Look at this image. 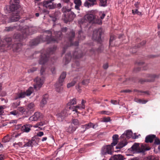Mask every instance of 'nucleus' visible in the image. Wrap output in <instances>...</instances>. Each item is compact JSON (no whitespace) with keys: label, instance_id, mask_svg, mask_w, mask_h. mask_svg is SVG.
<instances>
[{"label":"nucleus","instance_id":"nucleus-33","mask_svg":"<svg viewBox=\"0 0 160 160\" xmlns=\"http://www.w3.org/2000/svg\"><path fill=\"white\" fill-rule=\"evenodd\" d=\"M26 95V93L25 92H21L19 93L16 97L15 99H17L18 98H23L25 97Z\"/></svg>","mask_w":160,"mask_h":160},{"label":"nucleus","instance_id":"nucleus-13","mask_svg":"<svg viewBox=\"0 0 160 160\" xmlns=\"http://www.w3.org/2000/svg\"><path fill=\"white\" fill-rule=\"evenodd\" d=\"M68 115L67 111L65 110H62L60 113L57 114L56 116L58 121L62 122L64 119Z\"/></svg>","mask_w":160,"mask_h":160},{"label":"nucleus","instance_id":"nucleus-39","mask_svg":"<svg viewBox=\"0 0 160 160\" xmlns=\"http://www.w3.org/2000/svg\"><path fill=\"white\" fill-rule=\"evenodd\" d=\"M37 138V136H34L31 139V142H32V146L33 145H36L38 144V143L35 140Z\"/></svg>","mask_w":160,"mask_h":160},{"label":"nucleus","instance_id":"nucleus-59","mask_svg":"<svg viewBox=\"0 0 160 160\" xmlns=\"http://www.w3.org/2000/svg\"><path fill=\"white\" fill-rule=\"evenodd\" d=\"M111 102L112 104H114V105L117 104H119V102H118L117 101L114 100H111Z\"/></svg>","mask_w":160,"mask_h":160},{"label":"nucleus","instance_id":"nucleus-62","mask_svg":"<svg viewBox=\"0 0 160 160\" xmlns=\"http://www.w3.org/2000/svg\"><path fill=\"white\" fill-rule=\"evenodd\" d=\"M51 71L53 74H55L56 73L55 68L54 67L52 68L51 69Z\"/></svg>","mask_w":160,"mask_h":160},{"label":"nucleus","instance_id":"nucleus-9","mask_svg":"<svg viewBox=\"0 0 160 160\" xmlns=\"http://www.w3.org/2000/svg\"><path fill=\"white\" fill-rule=\"evenodd\" d=\"M113 146L111 145H108L103 146L101 149V153L103 155L104 157H105L108 154L112 155L113 151H112L113 148Z\"/></svg>","mask_w":160,"mask_h":160},{"label":"nucleus","instance_id":"nucleus-46","mask_svg":"<svg viewBox=\"0 0 160 160\" xmlns=\"http://www.w3.org/2000/svg\"><path fill=\"white\" fill-rule=\"evenodd\" d=\"M155 139L154 142V144L155 145H158L160 144V139L157 138H155Z\"/></svg>","mask_w":160,"mask_h":160},{"label":"nucleus","instance_id":"nucleus-31","mask_svg":"<svg viewBox=\"0 0 160 160\" xmlns=\"http://www.w3.org/2000/svg\"><path fill=\"white\" fill-rule=\"evenodd\" d=\"M92 125H93V123L90 122L87 124H86L84 125H82V128H85V130H83V132H84L87 129H88L91 128Z\"/></svg>","mask_w":160,"mask_h":160},{"label":"nucleus","instance_id":"nucleus-29","mask_svg":"<svg viewBox=\"0 0 160 160\" xmlns=\"http://www.w3.org/2000/svg\"><path fill=\"white\" fill-rule=\"evenodd\" d=\"M127 142L124 141H122L119 143L118 145L116 147L117 149H121L126 145Z\"/></svg>","mask_w":160,"mask_h":160},{"label":"nucleus","instance_id":"nucleus-47","mask_svg":"<svg viewBox=\"0 0 160 160\" xmlns=\"http://www.w3.org/2000/svg\"><path fill=\"white\" fill-rule=\"evenodd\" d=\"M74 2L76 5L81 6L82 2L80 0H73Z\"/></svg>","mask_w":160,"mask_h":160},{"label":"nucleus","instance_id":"nucleus-32","mask_svg":"<svg viewBox=\"0 0 160 160\" xmlns=\"http://www.w3.org/2000/svg\"><path fill=\"white\" fill-rule=\"evenodd\" d=\"M34 104L32 102H31L27 105V109L28 111H32L34 110Z\"/></svg>","mask_w":160,"mask_h":160},{"label":"nucleus","instance_id":"nucleus-52","mask_svg":"<svg viewBox=\"0 0 160 160\" xmlns=\"http://www.w3.org/2000/svg\"><path fill=\"white\" fill-rule=\"evenodd\" d=\"M37 70V68H33L28 70V72H33Z\"/></svg>","mask_w":160,"mask_h":160},{"label":"nucleus","instance_id":"nucleus-57","mask_svg":"<svg viewBox=\"0 0 160 160\" xmlns=\"http://www.w3.org/2000/svg\"><path fill=\"white\" fill-rule=\"evenodd\" d=\"M39 127L43 126L46 124V123L44 122H41L38 123Z\"/></svg>","mask_w":160,"mask_h":160},{"label":"nucleus","instance_id":"nucleus-48","mask_svg":"<svg viewBox=\"0 0 160 160\" xmlns=\"http://www.w3.org/2000/svg\"><path fill=\"white\" fill-rule=\"evenodd\" d=\"M138 9H137V8L136 9L135 11H134V10H132V13L133 14H137L138 15H141V12H139L138 10Z\"/></svg>","mask_w":160,"mask_h":160},{"label":"nucleus","instance_id":"nucleus-51","mask_svg":"<svg viewBox=\"0 0 160 160\" xmlns=\"http://www.w3.org/2000/svg\"><path fill=\"white\" fill-rule=\"evenodd\" d=\"M32 142L31 141H29L28 142L24 144V147H30L32 146Z\"/></svg>","mask_w":160,"mask_h":160},{"label":"nucleus","instance_id":"nucleus-21","mask_svg":"<svg viewBox=\"0 0 160 160\" xmlns=\"http://www.w3.org/2000/svg\"><path fill=\"white\" fill-rule=\"evenodd\" d=\"M85 19L89 22H91L95 19V17L92 14H87L84 17Z\"/></svg>","mask_w":160,"mask_h":160},{"label":"nucleus","instance_id":"nucleus-27","mask_svg":"<svg viewBox=\"0 0 160 160\" xmlns=\"http://www.w3.org/2000/svg\"><path fill=\"white\" fill-rule=\"evenodd\" d=\"M76 129V128L73 127L72 124H71L67 128L66 131L70 133H72Z\"/></svg>","mask_w":160,"mask_h":160},{"label":"nucleus","instance_id":"nucleus-17","mask_svg":"<svg viewBox=\"0 0 160 160\" xmlns=\"http://www.w3.org/2000/svg\"><path fill=\"white\" fill-rule=\"evenodd\" d=\"M125 158L121 154L114 155L109 160H124Z\"/></svg>","mask_w":160,"mask_h":160},{"label":"nucleus","instance_id":"nucleus-15","mask_svg":"<svg viewBox=\"0 0 160 160\" xmlns=\"http://www.w3.org/2000/svg\"><path fill=\"white\" fill-rule=\"evenodd\" d=\"M40 116L41 114L40 112H36L33 115L29 118V120L30 121H37L40 118Z\"/></svg>","mask_w":160,"mask_h":160},{"label":"nucleus","instance_id":"nucleus-19","mask_svg":"<svg viewBox=\"0 0 160 160\" xmlns=\"http://www.w3.org/2000/svg\"><path fill=\"white\" fill-rule=\"evenodd\" d=\"M156 138V135L154 134L148 135L145 138V142L146 143H152L153 142V139Z\"/></svg>","mask_w":160,"mask_h":160},{"label":"nucleus","instance_id":"nucleus-42","mask_svg":"<svg viewBox=\"0 0 160 160\" xmlns=\"http://www.w3.org/2000/svg\"><path fill=\"white\" fill-rule=\"evenodd\" d=\"M76 82L75 80H73L71 82L68 84L67 87L68 88H70V87L73 86L76 83Z\"/></svg>","mask_w":160,"mask_h":160},{"label":"nucleus","instance_id":"nucleus-58","mask_svg":"<svg viewBox=\"0 0 160 160\" xmlns=\"http://www.w3.org/2000/svg\"><path fill=\"white\" fill-rule=\"evenodd\" d=\"M114 39V37L113 35H111L110 36V40H109V42L110 44L111 43V42Z\"/></svg>","mask_w":160,"mask_h":160},{"label":"nucleus","instance_id":"nucleus-63","mask_svg":"<svg viewBox=\"0 0 160 160\" xmlns=\"http://www.w3.org/2000/svg\"><path fill=\"white\" fill-rule=\"evenodd\" d=\"M103 68L104 69H107L108 67V63H105L103 66Z\"/></svg>","mask_w":160,"mask_h":160},{"label":"nucleus","instance_id":"nucleus-6","mask_svg":"<svg viewBox=\"0 0 160 160\" xmlns=\"http://www.w3.org/2000/svg\"><path fill=\"white\" fill-rule=\"evenodd\" d=\"M75 35V32L73 30L70 31V32L69 33L67 34L66 37L68 38L69 42L68 43L67 46L64 47L63 48V54H64L65 52V49L67 48V46H71L72 45H74L75 46H78V42L77 41H76L74 43H72V40L74 38Z\"/></svg>","mask_w":160,"mask_h":160},{"label":"nucleus","instance_id":"nucleus-18","mask_svg":"<svg viewBox=\"0 0 160 160\" xmlns=\"http://www.w3.org/2000/svg\"><path fill=\"white\" fill-rule=\"evenodd\" d=\"M15 29H19L20 30H21L22 29V27L20 25H19L18 26H13L8 27L5 28V29L4 30L5 31L9 32L12 31Z\"/></svg>","mask_w":160,"mask_h":160},{"label":"nucleus","instance_id":"nucleus-50","mask_svg":"<svg viewBox=\"0 0 160 160\" xmlns=\"http://www.w3.org/2000/svg\"><path fill=\"white\" fill-rule=\"evenodd\" d=\"M102 121L104 122H107L111 121L110 118L109 117H104L102 119Z\"/></svg>","mask_w":160,"mask_h":160},{"label":"nucleus","instance_id":"nucleus-10","mask_svg":"<svg viewBox=\"0 0 160 160\" xmlns=\"http://www.w3.org/2000/svg\"><path fill=\"white\" fill-rule=\"evenodd\" d=\"M102 33V28L95 29L93 32L92 39L100 42L101 40V36Z\"/></svg>","mask_w":160,"mask_h":160},{"label":"nucleus","instance_id":"nucleus-20","mask_svg":"<svg viewBox=\"0 0 160 160\" xmlns=\"http://www.w3.org/2000/svg\"><path fill=\"white\" fill-rule=\"evenodd\" d=\"M88 1H90V2L86 1L84 2V6L85 7L88 8L97 4V2L95 0H88Z\"/></svg>","mask_w":160,"mask_h":160},{"label":"nucleus","instance_id":"nucleus-11","mask_svg":"<svg viewBox=\"0 0 160 160\" xmlns=\"http://www.w3.org/2000/svg\"><path fill=\"white\" fill-rule=\"evenodd\" d=\"M147 77L149 78L148 79L140 78L138 80V82L141 84H143L145 82H154L155 78H158V76L155 74H147Z\"/></svg>","mask_w":160,"mask_h":160},{"label":"nucleus","instance_id":"nucleus-7","mask_svg":"<svg viewBox=\"0 0 160 160\" xmlns=\"http://www.w3.org/2000/svg\"><path fill=\"white\" fill-rule=\"evenodd\" d=\"M23 29L22 32L23 33V36L21 35L19 33H15L14 34V37L17 41L20 42L22 40L23 38H25L26 35L30 34V29L31 28H30L28 27L25 26L23 28Z\"/></svg>","mask_w":160,"mask_h":160},{"label":"nucleus","instance_id":"nucleus-43","mask_svg":"<svg viewBox=\"0 0 160 160\" xmlns=\"http://www.w3.org/2000/svg\"><path fill=\"white\" fill-rule=\"evenodd\" d=\"M10 140V138L8 136H6L4 137L2 140V142H8Z\"/></svg>","mask_w":160,"mask_h":160},{"label":"nucleus","instance_id":"nucleus-56","mask_svg":"<svg viewBox=\"0 0 160 160\" xmlns=\"http://www.w3.org/2000/svg\"><path fill=\"white\" fill-rule=\"evenodd\" d=\"M147 160H156V159L154 157L149 156L147 158Z\"/></svg>","mask_w":160,"mask_h":160},{"label":"nucleus","instance_id":"nucleus-38","mask_svg":"<svg viewBox=\"0 0 160 160\" xmlns=\"http://www.w3.org/2000/svg\"><path fill=\"white\" fill-rule=\"evenodd\" d=\"M71 124H73L75 125H79L80 124V123L78 119H72Z\"/></svg>","mask_w":160,"mask_h":160},{"label":"nucleus","instance_id":"nucleus-34","mask_svg":"<svg viewBox=\"0 0 160 160\" xmlns=\"http://www.w3.org/2000/svg\"><path fill=\"white\" fill-rule=\"evenodd\" d=\"M97 2V0H95ZM99 5L102 7H105L107 6V0H99Z\"/></svg>","mask_w":160,"mask_h":160},{"label":"nucleus","instance_id":"nucleus-53","mask_svg":"<svg viewBox=\"0 0 160 160\" xmlns=\"http://www.w3.org/2000/svg\"><path fill=\"white\" fill-rule=\"evenodd\" d=\"M45 71V68L43 67H42L41 71H40V73L41 75H44V73Z\"/></svg>","mask_w":160,"mask_h":160},{"label":"nucleus","instance_id":"nucleus-36","mask_svg":"<svg viewBox=\"0 0 160 160\" xmlns=\"http://www.w3.org/2000/svg\"><path fill=\"white\" fill-rule=\"evenodd\" d=\"M76 104V99L74 98L70 100L69 102L67 103L68 106H71L72 105H74Z\"/></svg>","mask_w":160,"mask_h":160},{"label":"nucleus","instance_id":"nucleus-61","mask_svg":"<svg viewBox=\"0 0 160 160\" xmlns=\"http://www.w3.org/2000/svg\"><path fill=\"white\" fill-rule=\"evenodd\" d=\"M101 113L102 114H106L107 115H109V112L108 111H103L101 112Z\"/></svg>","mask_w":160,"mask_h":160},{"label":"nucleus","instance_id":"nucleus-35","mask_svg":"<svg viewBox=\"0 0 160 160\" xmlns=\"http://www.w3.org/2000/svg\"><path fill=\"white\" fill-rule=\"evenodd\" d=\"M60 15V12H57L55 13L54 16L55 17L53 18L52 19V20L53 22H55L57 20L58 18L59 15Z\"/></svg>","mask_w":160,"mask_h":160},{"label":"nucleus","instance_id":"nucleus-23","mask_svg":"<svg viewBox=\"0 0 160 160\" xmlns=\"http://www.w3.org/2000/svg\"><path fill=\"white\" fill-rule=\"evenodd\" d=\"M118 135L117 134L114 135L112 136L113 141L111 143L112 146H115L117 144L118 140Z\"/></svg>","mask_w":160,"mask_h":160},{"label":"nucleus","instance_id":"nucleus-24","mask_svg":"<svg viewBox=\"0 0 160 160\" xmlns=\"http://www.w3.org/2000/svg\"><path fill=\"white\" fill-rule=\"evenodd\" d=\"M132 133V132L131 130H128L126 131V133H123L121 135V137L125 138L126 137L127 138H131Z\"/></svg>","mask_w":160,"mask_h":160},{"label":"nucleus","instance_id":"nucleus-45","mask_svg":"<svg viewBox=\"0 0 160 160\" xmlns=\"http://www.w3.org/2000/svg\"><path fill=\"white\" fill-rule=\"evenodd\" d=\"M19 0H11L10 2V4H19Z\"/></svg>","mask_w":160,"mask_h":160},{"label":"nucleus","instance_id":"nucleus-40","mask_svg":"<svg viewBox=\"0 0 160 160\" xmlns=\"http://www.w3.org/2000/svg\"><path fill=\"white\" fill-rule=\"evenodd\" d=\"M20 101H17L16 102H13L12 104V107L13 108H17L18 106H19L20 103Z\"/></svg>","mask_w":160,"mask_h":160},{"label":"nucleus","instance_id":"nucleus-4","mask_svg":"<svg viewBox=\"0 0 160 160\" xmlns=\"http://www.w3.org/2000/svg\"><path fill=\"white\" fill-rule=\"evenodd\" d=\"M56 48V47L54 46L48 49L46 53H42L41 55L39 63L42 65L45 64L48 60L50 55L53 54Z\"/></svg>","mask_w":160,"mask_h":160},{"label":"nucleus","instance_id":"nucleus-49","mask_svg":"<svg viewBox=\"0 0 160 160\" xmlns=\"http://www.w3.org/2000/svg\"><path fill=\"white\" fill-rule=\"evenodd\" d=\"M89 83V80L88 79L83 80L82 82V84L83 85H87Z\"/></svg>","mask_w":160,"mask_h":160},{"label":"nucleus","instance_id":"nucleus-1","mask_svg":"<svg viewBox=\"0 0 160 160\" xmlns=\"http://www.w3.org/2000/svg\"><path fill=\"white\" fill-rule=\"evenodd\" d=\"M55 38L52 37V33L50 30L45 31L42 35L32 40L31 45V46H36L40 42L46 41L48 43L52 42H58V40H60L62 38V32L59 31L55 32Z\"/></svg>","mask_w":160,"mask_h":160},{"label":"nucleus","instance_id":"nucleus-8","mask_svg":"<svg viewBox=\"0 0 160 160\" xmlns=\"http://www.w3.org/2000/svg\"><path fill=\"white\" fill-rule=\"evenodd\" d=\"M66 74L65 72H63L60 75L58 80V82L55 85V89L57 92H60L63 90V88L62 86V82L64 81L66 78Z\"/></svg>","mask_w":160,"mask_h":160},{"label":"nucleus","instance_id":"nucleus-54","mask_svg":"<svg viewBox=\"0 0 160 160\" xmlns=\"http://www.w3.org/2000/svg\"><path fill=\"white\" fill-rule=\"evenodd\" d=\"M43 132H39L38 133H37V135L35 136H37H37L39 137H41L43 135Z\"/></svg>","mask_w":160,"mask_h":160},{"label":"nucleus","instance_id":"nucleus-64","mask_svg":"<svg viewBox=\"0 0 160 160\" xmlns=\"http://www.w3.org/2000/svg\"><path fill=\"white\" fill-rule=\"evenodd\" d=\"M26 93V95L27 96H29L31 95V93H32V92L29 91L28 90L26 92H25Z\"/></svg>","mask_w":160,"mask_h":160},{"label":"nucleus","instance_id":"nucleus-28","mask_svg":"<svg viewBox=\"0 0 160 160\" xmlns=\"http://www.w3.org/2000/svg\"><path fill=\"white\" fill-rule=\"evenodd\" d=\"M20 5L19 4H10L9 7L10 10L11 11L13 12L15 10L18 9L19 8Z\"/></svg>","mask_w":160,"mask_h":160},{"label":"nucleus","instance_id":"nucleus-26","mask_svg":"<svg viewBox=\"0 0 160 160\" xmlns=\"http://www.w3.org/2000/svg\"><path fill=\"white\" fill-rule=\"evenodd\" d=\"M48 95L47 94H45L43 96L41 102V105L42 107H43L47 103V100L48 99Z\"/></svg>","mask_w":160,"mask_h":160},{"label":"nucleus","instance_id":"nucleus-60","mask_svg":"<svg viewBox=\"0 0 160 160\" xmlns=\"http://www.w3.org/2000/svg\"><path fill=\"white\" fill-rule=\"evenodd\" d=\"M3 108L2 106L0 107V115L2 114L3 113Z\"/></svg>","mask_w":160,"mask_h":160},{"label":"nucleus","instance_id":"nucleus-41","mask_svg":"<svg viewBox=\"0 0 160 160\" xmlns=\"http://www.w3.org/2000/svg\"><path fill=\"white\" fill-rule=\"evenodd\" d=\"M17 111L19 112L23 113L25 111V109L23 107H18V108Z\"/></svg>","mask_w":160,"mask_h":160},{"label":"nucleus","instance_id":"nucleus-2","mask_svg":"<svg viewBox=\"0 0 160 160\" xmlns=\"http://www.w3.org/2000/svg\"><path fill=\"white\" fill-rule=\"evenodd\" d=\"M71 8L65 6L62 9V11L63 13L62 19L66 23L72 21L76 17L74 12L71 11Z\"/></svg>","mask_w":160,"mask_h":160},{"label":"nucleus","instance_id":"nucleus-30","mask_svg":"<svg viewBox=\"0 0 160 160\" xmlns=\"http://www.w3.org/2000/svg\"><path fill=\"white\" fill-rule=\"evenodd\" d=\"M5 41L7 42V43L8 44L7 47L8 48V49H10L11 48L12 45H11L10 43L12 40L11 38L10 37H7L5 38Z\"/></svg>","mask_w":160,"mask_h":160},{"label":"nucleus","instance_id":"nucleus-22","mask_svg":"<svg viewBox=\"0 0 160 160\" xmlns=\"http://www.w3.org/2000/svg\"><path fill=\"white\" fill-rule=\"evenodd\" d=\"M22 46V44L20 43H15L12 45V48H13L14 51H19Z\"/></svg>","mask_w":160,"mask_h":160},{"label":"nucleus","instance_id":"nucleus-25","mask_svg":"<svg viewBox=\"0 0 160 160\" xmlns=\"http://www.w3.org/2000/svg\"><path fill=\"white\" fill-rule=\"evenodd\" d=\"M72 58V56L70 53H68L65 55V58L63 59V61L65 62V64L68 63Z\"/></svg>","mask_w":160,"mask_h":160},{"label":"nucleus","instance_id":"nucleus-55","mask_svg":"<svg viewBox=\"0 0 160 160\" xmlns=\"http://www.w3.org/2000/svg\"><path fill=\"white\" fill-rule=\"evenodd\" d=\"M10 113L11 114L14 115H16L18 113V111H17V110H14L13 111H12Z\"/></svg>","mask_w":160,"mask_h":160},{"label":"nucleus","instance_id":"nucleus-3","mask_svg":"<svg viewBox=\"0 0 160 160\" xmlns=\"http://www.w3.org/2000/svg\"><path fill=\"white\" fill-rule=\"evenodd\" d=\"M8 18L6 16L4 15L2 16L0 21L3 24H6L7 22L9 23L17 21L20 18L19 12H14L12 13L8 20H7Z\"/></svg>","mask_w":160,"mask_h":160},{"label":"nucleus","instance_id":"nucleus-37","mask_svg":"<svg viewBox=\"0 0 160 160\" xmlns=\"http://www.w3.org/2000/svg\"><path fill=\"white\" fill-rule=\"evenodd\" d=\"M78 52L75 51L73 53V56L75 58H81L82 56V55L79 54L78 53Z\"/></svg>","mask_w":160,"mask_h":160},{"label":"nucleus","instance_id":"nucleus-44","mask_svg":"<svg viewBox=\"0 0 160 160\" xmlns=\"http://www.w3.org/2000/svg\"><path fill=\"white\" fill-rule=\"evenodd\" d=\"M78 38H79L80 39H84L85 38L84 37H82V36L83 35V32L82 31H78Z\"/></svg>","mask_w":160,"mask_h":160},{"label":"nucleus","instance_id":"nucleus-5","mask_svg":"<svg viewBox=\"0 0 160 160\" xmlns=\"http://www.w3.org/2000/svg\"><path fill=\"white\" fill-rule=\"evenodd\" d=\"M131 150L137 153H144L146 151L150 149V148L147 147L146 144H142L139 147V144L135 143L131 147Z\"/></svg>","mask_w":160,"mask_h":160},{"label":"nucleus","instance_id":"nucleus-16","mask_svg":"<svg viewBox=\"0 0 160 160\" xmlns=\"http://www.w3.org/2000/svg\"><path fill=\"white\" fill-rule=\"evenodd\" d=\"M32 125L29 124L23 125L21 128V130L23 132H28L31 130V127Z\"/></svg>","mask_w":160,"mask_h":160},{"label":"nucleus","instance_id":"nucleus-12","mask_svg":"<svg viewBox=\"0 0 160 160\" xmlns=\"http://www.w3.org/2000/svg\"><path fill=\"white\" fill-rule=\"evenodd\" d=\"M44 80V78L43 77L37 78L34 80V81L36 82V84L34 86V88L36 89L38 88L39 89L42 85Z\"/></svg>","mask_w":160,"mask_h":160},{"label":"nucleus","instance_id":"nucleus-14","mask_svg":"<svg viewBox=\"0 0 160 160\" xmlns=\"http://www.w3.org/2000/svg\"><path fill=\"white\" fill-rule=\"evenodd\" d=\"M47 1H44L43 4L44 7L49 9H52L54 7L53 5L52 2L54 0H47Z\"/></svg>","mask_w":160,"mask_h":160}]
</instances>
